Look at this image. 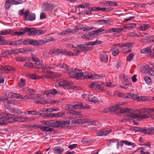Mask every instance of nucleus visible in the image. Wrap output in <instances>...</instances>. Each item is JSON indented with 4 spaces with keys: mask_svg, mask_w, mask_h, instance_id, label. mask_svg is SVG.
Segmentation results:
<instances>
[{
    "mask_svg": "<svg viewBox=\"0 0 154 154\" xmlns=\"http://www.w3.org/2000/svg\"><path fill=\"white\" fill-rule=\"evenodd\" d=\"M154 112V108H145L140 109L138 113H134V118L139 117L142 119L149 118Z\"/></svg>",
    "mask_w": 154,
    "mask_h": 154,
    "instance_id": "nucleus-1",
    "label": "nucleus"
},
{
    "mask_svg": "<svg viewBox=\"0 0 154 154\" xmlns=\"http://www.w3.org/2000/svg\"><path fill=\"white\" fill-rule=\"evenodd\" d=\"M118 112L124 114L126 116H128L126 120L128 121L130 120V119H133L134 118V113H132V110L131 109H128L127 108H123L119 109Z\"/></svg>",
    "mask_w": 154,
    "mask_h": 154,
    "instance_id": "nucleus-2",
    "label": "nucleus"
},
{
    "mask_svg": "<svg viewBox=\"0 0 154 154\" xmlns=\"http://www.w3.org/2000/svg\"><path fill=\"white\" fill-rule=\"evenodd\" d=\"M25 30L28 32V35H40L45 32V31L43 30H34L33 29L29 28L27 27H25Z\"/></svg>",
    "mask_w": 154,
    "mask_h": 154,
    "instance_id": "nucleus-3",
    "label": "nucleus"
},
{
    "mask_svg": "<svg viewBox=\"0 0 154 154\" xmlns=\"http://www.w3.org/2000/svg\"><path fill=\"white\" fill-rule=\"evenodd\" d=\"M89 87L93 90H95L98 92H102L105 90L104 88L101 85L97 82H92L89 85Z\"/></svg>",
    "mask_w": 154,
    "mask_h": 154,
    "instance_id": "nucleus-4",
    "label": "nucleus"
},
{
    "mask_svg": "<svg viewBox=\"0 0 154 154\" xmlns=\"http://www.w3.org/2000/svg\"><path fill=\"white\" fill-rule=\"evenodd\" d=\"M43 92L46 95L47 97H53L54 95L57 94H61V95L63 94V93H61L60 91L58 92L56 89L54 88L47 91H44Z\"/></svg>",
    "mask_w": 154,
    "mask_h": 154,
    "instance_id": "nucleus-5",
    "label": "nucleus"
},
{
    "mask_svg": "<svg viewBox=\"0 0 154 154\" xmlns=\"http://www.w3.org/2000/svg\"><path fill=\"white\" fill-rule=\"evenodd\" d=\"M73 84L72 82H69L68 81L62 80L59 82H57V85L59 86L63 87L67 86V88H71L70 86Z\"/></svg>",
    "mask_w": 154,
    "mask_h": 154,
    "instance_id": "nucleus-6",
    "label": "nucleus"
},
{
    "mask_svg": "<svg viewBox=\"0 0 154 154\" xmlns=\"http://www.w3.org/2000/svg\"><path fill=\"white\" fill-rule=\"evenodd\" d=\"M4 37L0 35V45H17L16 41L10 42L3 39Z\"/></svg>",
    "mask_w": 154,
    "mask_h": 154,
    "instance_id": "nucleus-7",
    "label": "nucleus"
},
{
    "mask_svg": "<svg viewBox=\"0 0 154 154\" xmlns=\"http://www.w3.org/2000/svg\"><path fill=\"white\" fill-rule=\"evenodd\" d=\"M47 42L43 40H35L33 39H30V45L34 46H39L42 44H45Z\"/></svg>",
    "mask_w": 154,
    "mask_h": 154,
    "instance_id": "nucleus-8",
    "label": "nucleus"
},
{
    "mask_svg": "<svg viewBox=\"0 0 154 154\" xmlns=\"http://www.w3.org/2000/svg\"><path fill=\"white\" fill-rule=\"evenodd\" d=\"M154 51V48L153 45L149 46L146 48L142 49L141 50V52L145 54H152V51Z\"/></svg>",
    "mask_w": 154,
    "mask_h": 154,
    "instance_id": "nucleus-9",
    "label": "nucleus"
},
{
    "mask_svg": "<svg viewBox=\"0 0 154 154\" xmlns=\"http://www.w3.org/2000/svg\"><path fill=\"white\" fill-rule=\"evenodd\" d=\"M70 122V121H55L56 127H61L63 128L64 126L69 124Z\"/></svg>",
    "mask_w": 154,
    "mask_h": 154,
    "instance_id": "nucleus-10",
    "label": "nucleus"
},
{
    "mask_svg": "<svg viewBox=\"0 0 154 154\" xmlns=\"http://www.w3.org/2000/svg\"><path fill=\"white\" fill-rule=\"evenodd\" d=\"M78 69L75 68H72L67 70V73L69 76L72 78H74Z\"/></svg>",
    "mask_w": 154,
    "mask_h": 154,
    "instance_id": "nucleus-11",
    "label": "nucleus"
},
{
    "mask_svg": "<svg viewBox=\"0 0 154 154\" xmlns=\"http://www.w3.org/2000/svg\"><path fill=\"white\" fill-rule=\"evenodd\" d=\"M81 52V50H77L76 49L74 50L73 52L69 51L64 52L63 54L66 55H69L71 56H75L79 55V53Z\"/></svg>",
    "mask_w": 154,
    "mask_h": 154,
    "instance_id": "nucleus-12",
    "label": "nucleus"
},
{
    "mask_svg": "<svg viewBox=\"0 0 154 154\" xmlns=\"http://www.w3.org/2000/svg\"><path fill=\"white\" fill-rule=\"evenodd\" d=\"M40 96L39 94H31L25 95V97L27 99H39Z\"/></svg>",
    "mask_w": 154,
    "mask_h": 154,
    "instance_id": "nucleus-13",
    "label": "nucleus"
},
{
    "mask_svg": "<svg viewBox=\"0 0 154 154\" xmlns=\"http://www.w3.org/2000/svg\"><path fill=\"white\" fill-rule=\"evenodd\" d=\"M100 60L106 63L108 61V55L106 53L102 52L99 55Z\"/></svg>",
    "mask_w": 154,
    "mask_h": 154,
    "instance_id": "nucleus-14",
    "label": "nucleus"
},
{
    "mask_svg": "<svg viewBox=\"0 0 154 154\" xmlns=\"http://www.w3.org/2000/svg\"><path fill=\"white\" fill-rule=\"evenodd\" d=\"M32 61L35 62L38 65L40 66L42 65V62L40 60V59L38 57L35 55L32 54Z\"/></svg>",
    "mask_w": 154,
    "mask_h": 154,
    "instance_id": "nucleus-15",
    "label": "nucleus"
},
{
    "mask_svg": "<svg viewBox=\"0 0 154 154\" xmlns=\"http://www.w3.org/2000/svg\"><path fill=\"white\" fill-rule=\"evenodd\" d=\"M39 68H42L43 69V71H46V72L48 73H50L51 74L53 73L52 72H51L49 70L51 69H52V66H45L42 63V65Z\"/></svg>",
    "mask_w": 154,
    "mask_h": 154,
    "instance_id": "nucleus-16",
    "label": "nucleus"
},
{
    "mask_svg": "<svg viewBox=\"0 0 154 154\" xmlns=\"http://www.w3.org/2000/svg\"><path fill=\"white\" fill-rule=\"evenodd\" d=\"M37 127L39 128L41 130H44L46 132H51L53 130L52 128L46 126H43L41 125H38Z\"/></svg>",
    "mask_w": 154,
    "mask_h": 154,
    "instance_id": "nucleus-17",
    "label": "nucleus"
},
{
    "mask_svg": "<svg viewBox=\"0 0 154 154\" xmlns=\"http://www.w3.org/2000/svg\"><path fill=\"white\" fill-rule=\"evenodd\" d=\"M12 117V114L8 113H4L2 114H0V119H9L10 118Z\"/></svg>",
    "mask_w": 154,
    "mask_h": 154,
    "instance_id": "nucleus-18",
    "label": "nucleus"
},
{
    "mask_svg": "<svg viewBox=\"0 0 154 154\" xmlns=\"http://www.w3.org/2000/svg\"><path fill=\"white\" fill-rule=\"evenodd\" d=\"M120 108V106L116 105L113 106H111L109 107V112L111 114L114 113L116 111H119V109Z\"/></svg>",
    "mask_w": 154,
    "mask_h": 154,
    "instance_id": "nucleus-19",
    "label": "nucleus"
},
{
    "mask_svg": "<svg viewBox=\"0 0 154 154\" xmlns=\"http://www.w3.org/2000/svg\"><path fill=\"white\" fill-rule=\"evenodd\" d=\"M88 100L89 101L95 103H97V102L98 101V98L97 97L94 96L91 94L89 95Z\"/></svg>",
    "mask_w": 154,
    "mask_h": 154,
    "instance_id": "nucleus-20",
    "label": "nucleus"
},
{
    "mask_svg": "<svg viewBox=\"0 0 154 154\" xmlns=\"http://www.w3.org/2000/svg\"><path fill=\"white\" fill-rule=\"evenodd\" d=\"M75 76L74 78L77 79H81L82 78L83 76L84 75L83 72L81 70L78 69Z\"/></svg>",
    "mask_w": 154,
    "mask_h": 154,
    "instance_id": "nucleus-21",
    "label": "nucleus"
},
{
    "mask_svg": "<svg viewBox=\"0 0 154 154\" xmlns=\"http://www.w3.org/2000/svg\"><path fill=\"white\" fill-rule=\"evenodd\" d=\"M94 37L93 34L92 32H89L88 34H84L82 36V38L83 39H91Z\"/></svg>",
    "mask_w": 154,
    "mask_h": 154,
    "instance_id": "nucleus-22",
    "label": "nucleus"
},
{
    "mask_svg": "<svg viewBox=\"0 0 154 154\" xmlns=\"http://www.w3.org/2000/svg\"><path fill=\"white\" fill-rule=\"evenodd\" d=\"M111 51L112 55L114 56L117 55L119 53V50L117 47H116L114 45L111 49Z\"/></svg>",
    "mask_w": 154,
    "mask_h": 154,
    "instance_id": "nucleus-23",
    "label": "nucleus"
},
{
    "mask_svg": "<svg viewBox=\"0 0 154 154\" xmlns=\"http://www.w3.org/2000/svg\"><path fill=\"white\" fill-rule=\"evenodd\" d=\"M123 29L122 28H112L109 29L107 31L108 32H121L123 30Z\"/></svg>",
    "mask_w": 154,
    "mask_h": 154,
    "instance_id": "nucleus-24",
    "label": "nucleus"
},
{
    "mask_svg": "<svg viewBox=\"0 0 154 154\" xmlns=\"http://www.w3.org/2000/svg\"><path fill=\"white\" fill-rule=\"evenodd\" d=\"M110 132L109 131L106 130H103L99 131L98 134L100 136H105L106 135L109 134Z\"/></svg>",
    "mask_w": 154,
    "mask_h": 154,
    "instance_id": "nucleus-25",
    "label": "nucleus"
},
{
    "mask_svg": "<svg viewBox=\"0 0 154 154\" xmlns=\"http://www.w3.org/2000/svg\"><path fill=\"white\" fill-rule=\"evenodd\" d=\"M14 118V120L16 121L22 122L24 120H22L23 118L22 117V116H19L17 115H15L12 114V117Z\"/></svg>",
    "mask_w": 154,
    "mask_h": 154,
    "instance_id": "nucleus-26",
    "label": "nucleus"
},
{
    "mask_svg": "<svg viewBox=\"0 0 154 154\" xmlns=\"http://www.w3.org/2000/svg\"><path fill=\"white\" fill-rule=\"evenodd\" d=\"M43 7L45 10L49 11L51 10L52 6L49 5L48 3H46L44 4Z\"/></svg>",
    "mask_w": 154,
    "mask_h": 154,
    "instance_id": "nucleus-27",
    "label": "nucleus"
},
{
    "mask_svg": "<svg viewBox=\"0 0 154 154\" xmlns=\"http://www.w3.org/2000/svg\"><path fill=\"white\" fill-rule=\"evenodd\" d=\"M12 31L9 29H4L0 32V35H5L9 34L12 32Z\"/></svg>",
    "mask_w": 154,
    "mask_h": 154,
    "instance_id": "nucleus-28",
    "label": "nucleus"
},
{
    "mask_svg": "<svg viewBox=\"0 0 154 154\" xmlns=\"http://www.w3.org/2000/svg\"><path fill=\"white\" fill-rule=\"evenodd\" d=\"M13 98H17L21 100H24L26 98V97H25V96H22L19 94L16 93H14Z\"/></svg>",
    "mask_w": 154,
    "mask_h": 154,
    "instance_id": "nucleus-29",
    "label": "nucleus"
},
{
    "mask_svg": "<svg viewBox=\"0 0 154 154\" xmlns=\"http://www.w3.org/2000/svg\"><path fill=\"white\" fill-rule=\"evenodd\" d=\"M64 149L61 146H57L54 149L55 152L57 153L61 154L63 151Z\"/></svg>",
    "mask_w": 154,
    "mask_h": 154,
    "instance_id": "nucleus-30",
    "label": "nucleus"
},
{
    "mask_svg": "<svg viewBox=\"0 0 154 154\" xmlns=\"http://www.w3.org/2000/svg\"><path fill=\"white\" fill-rule=\"evenodd\" d=\"M82 103H80L79 104H76L74 105H68V106H72V108L75 109H82Z\"/></svg>",
    "mask_w": 154,
    "mask_h": 154,
    "instance_id": "nucleus-31",
    "label": "nucleus"
},
{
    "mask_svg": "<svg viewBox=\"0 0 154 154\" xmlns=\"http://www.w3.org/2000/svg\"><path fill=\"white\" fill-rule=\"evenodd\" d=\"M129 98L133 99L134 100H136L138 101V99H139V96L136 94H130L129 95Z\"/></svg>",
    "mask_w": 154,
    "mask_h": 154,
    "instance_id": "nucleus-32",
    "label": "nucleus"
},
{
    "mask_svg": "<svg viewBox=\"0 0 154 154\" xmlns=\"http://www.w3.org/2000/svg\"><path fill=\"white\" fill-rule=\"evenodd\" d=\"M136 26V25L135 24L132 23L129 24L128 25H126L123 27V29H130L132 28H134Z\"/></svg>",
    "mask_w": 154,
    "mask_h": 154,
    "instance_id": "nucleus-33",
    "label": "nucleus"
},
{
    "mask_svg": "<svg viewBox=\"0 0 154 154\" xmlns=\"http://www.w3.org/2000/svg\"><path fill=\"white\" fill-rule=\"evenodd\" d=\"M44 101L45 102V104L50 103L51 104H55L59 105L60 104V101L58 100H53L52 101H50V102L46 101Z\"/></svg>",
    "mask_w": 154,
    "mask_h": 154,
    "instance_id": "nucleus-34",
    "label": "nucleus"
},
{
    "mask_svg": "<svg viewBox=\"0 0 154 154\" xmlns=\"http://www.w3.org/2000/svg\"><path fill=\"white\" fill-rule=\"evenodd\" d=\"M25 81V79H21L20 80V82L18 86V87L21 88L25 86L26 85Z\"/></svg>",
    "mask_w": 154,
    "mask_h": 154,
    "instance_id": "nucleus-35",
    "label": "nucleus"
},
{
    "mask_svg": "<svg viewBox=\"0 0 154 154\" xmlns=\"http://www.w3.org/2000/svg\"><path fill=\"white\" fill-rule=\"evenodd\" d=\"M149 100V98L148 97L141 96L140 97L139 96L138 101H146Z\"/></svg>",
    "mask_w": 154,
    "mask_h": 154,
    "instance_id": "nucleus-36",
    "label": "nucleus"
},
{
    "mask_svg": "<svg viewBox=\"0 0 154 154\" xmlns=\"http://www.w3.org/2000/svg\"><path fill=\"white\" fill-rule=\"evenodd\" d=\"M8 109L11 112L17 113L18 112L19 109L17 108H14L12 107H9L8 108Z\"/></svg>",
    "mask_w": 154,
    "mask_h": 154,
    "instance_id": "nucleus-37",
    "label": "nucleus"
},
{
    "mask_svg": "<svg viewBox=\"0 0 154 154\" xmlns=\"http://www.w3.org/2000/svg\"><path fill=\"white\" fill-rule=\"evenodd\" d=\"M54 51V54L57 55L59 54H62L64 53L63 49H53Z\"/></svg>",
    "mask_w": 154,
    "mask_h": 154,
    "instance_id": "nucleus-38",
    "label": "nucleus"
},
{
    "mask_svg": "<svg viewBox=\"0 0 154 154\" xmlns=\"http://www.w3.org/2000/svg\"><path fill=\"white\" fill-rule=\"evenodd\" d=\"M100 43V41H98V40L95 41H93L92 42H87L86 43V45H87V46L88 45H97V44H99Z\"/></svg>",
    "mask_w": 154,
    "mask_h": 154,
    "instance_id": "nucleus-39",
    "label": "nucleus"
},
{
    "mask_svg": "<svg viewBox=\"0 0 154 154\" xmlns=\"http://www.w3.org/2000/svg\"><path fill=\"white\" fill-rule=\"evenodd\" d=\"M109 21V20H99L97 21V22L99 24L102 25L107 23Z\"/></svg>",
    "mask_w": 154,
    "mask_h": 154,
    "instance_id": "nucleus-40",
    "label": "nucleus"
},
{
    "mask_svg": "<svg viewBox=\"0 0 154 154\" xmlns=\"http://www.w3.org/2000/svg\"><path fill=\"white\" fill-rule=\"evenodd\" d=\"M129 95H130V94L129 93L125 94L121 92H119L118 93L117 95L120 97L123 98H129V97L128 96H129Z\"/></svg>",
    "mask_w": 154,
    "mask_h": 154,
    "instance_id": "nucleus-41",
    "label": "nucleus"
},
{
    "mask_svg": "<svg viewBox=\"0 0 154 154\" xmlns=\"http://www.w3.org/2000/svg\"><path fill=\"white\" fill-rule=\"evenodd\" d=\"M35 19V15L34 13H31L29 15L28 20L29 21L34 20Z\"/></svg>",
    "mask_w": 154,
    "mask_h": 154,
    "instance_id": "nucleus-42",
    "label": "nucleus"
},
{
    "mask_svg": "<svg viewBox=\"0 0 154 154\" xmlns=\"http://www.w3.org/2000/svg\"><path fill=\"white\" fill-rule=\"evenodd\" d=\"M47 126L49 127H56L55 121H48Z\"/></svg>",
    "mask_w": 154,
    "mask_h": 154,
    "instance_id": "nucleus-43",
    "label": "nucleus"
},
{
    "mask_svg": "<svg viewBox=\"0 0 154 154\" xmlns=\"http://www.w3.org/2000/svg\"><path fill=\"white\" fill-rule=\"evenodd\" d=\"M11 4V0H7L5 4V8L6 10H9Z\"/></svg>",
    "mask_w": 154,
    "mask_h": 154,
    "instance_id": "nucleus-44",
    "label": "nucleus"
},
{
    "mask_svg": "<svg viewBox=\"0 0 154 154\" xmlns=\"http://www.w3.org/2000/svg\"><path fill=\"white\" fill-rule=\"evenodd\" d=\"M106 4L108 5H109L115 6L118 5L117 3L116 2H113L112 1H106Z\"/></svg>",
    "mask_w": 154,
    "mask_h": 154,
    "instance_id": "nucleus-45",
    "label": "nucleus"
},
{
    "mask_svg": "<svg viewBox=\"0 0 154 154\" xmlns=\"http://www.w3.org/2000/svg\"><path fill=\"white\" fill-rule=\"evenodd\" d=\"M23 66L28 68H31L33 67V63L31 62H26L23 65Z\"/></svg>",
    "mask_w": 154,
    "mask_h": 154,
    "instance_id": "nucleus-46",
    "label": "nucleus"
},
{
    "mask_svg": "<svg viewBox=\"0 0 154 154\" xmlns=\"http://www.w3.org/2000/svg\"><path fill=\"white\" fill-rule=\"evenodd\" d=\"M12 5H18L22 4L23 1L21 0H11Z\"/></svg>",
    "mask_w": 154,
    "mask_h": 154,
    "instance_id": "nucleus-47",
    "label": "nucleus"
},
{
    "mask_svg": "<svg viewBox=\"0 0 154 154\" xmlns=\"http://www.w3.org/2000/svg\"><path fill=\"white\" fill-rule=\"evenodd\" d=\"M26 76L29 78L32 79H38V77L35 74H27Z\"/></svg>",
    "mask_w": 154,
    "mask_h": 154,
    "instance_id": "nucleus-48",
    "label": "nucleus"
},
{
    "mask_svg": "<svg viewBox=\"0 0 154 154\" xmlns=\"http://www.w3.org/2000/svg\"><path fill=\"white\" fill-rule=\"evenodd\" d=\"M105 30L104 29H100L96 30H94L92 31V32L93 34V35L94 36L95 34L97 35L100 32L104 31Z\"/></svg>",
    "mask_w": 154,
    "mask_h": 154,
    "instance_id": "nucleus-49",
    "label": "nucleus"
},
{
    "mask_svg": "<svg viewBox=\"0 0 154 154\" xmlns=\"http://www.w3.org/2000/svg\"><path fill=\"white\" fill-rule=\"evenodd\" d=\"M4 70L8 71H14L15 70V68L10 66L5 65Z\"/></svg>",
    "mask_w": 154,
    "mask_h": 154,
    "instance_id": "nucleus-50",
    "label": "nucleus"
},
{
    "mask_svg": "<svg viewBox=\"0 0 154 154\" xmlns=\"http://www.w3.org/2000/svg\"><path fill=\"white\" fill-rule=\"evenodd\" d=\"M70 32L69 29H67L62 32L59 33L58 34L59 35H63L68 34L70 33Z\"/></svg>",
    "mask_w": 154,
    "mask_h": 154,
    "instance_id": "nucleus-51",
    "label": "nucleus"
},
{
    "mask_svg": "<svg viewBox=\"0 0 154 154\" xmlns=\"http://www.w3.org/2000/svg\"><path fill=\"white\" fill-rule=\"evenodd\" d=\"M134 56V55L133 53L130 54L127 57V60L128 61H131L133 59Z\"/></svg>",
    "mask_w": 154,
    "mask_h": 154,
    "instance_id": "nucleus-52",
    "label": "nucleus"
},
{
    "mask_svg": "<svg viewBox=\"0 0 154 154\" xmlns=\"http://www.w3.org/2000/svg\"><path fill=\"white\" fill-rule=\"evenodd\" d=\"M149 25L147 24H144L140 27L141 30H145L150 27Z\"/></svg>",
    "mask_w": 154,
    "mask_h": 154,
    "instance_id": "nucleus-53",
    "label": "nucleus"
},
{
    "mask_svg": "<svg viewBox=\"0 0 154 154\" xmlns=\"http://www.w3.org/2000/svg\"><path fill=\"white\" fill-rule=\"evenodd\" d=\"M7 103L8 104H11L14 105H17L18 103L17 101L15 100H9L8 101Z\"/></svg>",
    "mask_w": 154,
    "mask_h": 154,
    "instance_id": "nucleus-54",
    "label": "nucleus"
},
{
    "mask_svg": "<svg viewBox=\"0 0 154 154\" xmlns=\"http://www.w3.org/2000/svg\"><path fill=\"white\" fill-rule=\"evenodd\" d=\"M83 122V119H78L77 120H73L71 121L72 123L76 124L82 123Z\"/></svg>",
    "mask_w": 154,
    "mask_h": 154,
    "instance_id": "nucleus-55",
    "label": "nucleus"
},
{
    "mask_svg": "<svg viewBox=\"0 0 154 154\" xmlns=\"http://www.w3.org/2000/svg\"><path fill=\"white\" fill-rule=\"evenodd\" d=\"M146 82L148 85H150L151 83V79L148 76H146L144 78Z\"/></svg>",
    "mask_w": 154,
    "mask_h": 154,
    "instance_id": "nucleus-56",
    "label": "nucleus"
},
{
    "mask_svg": "<svg viewBox=\"0 0 154 154\" xmlns=\"http://www.w3.org/2000/svg\"><path fill=\"white\" fill-rule=\"evenodd\" d=\"M146 38L145 39H146L147 40H148V42H154V36H151L149 37H145Z\"/></svg>",
    "mask_w": 154,
    "mask_h": 154,
    "instance_id": "nucleus-57",
    "label": "nucleus"
},
{
    "mask_svg": "<svg viewBox=\"0 0 154 154\" xmlns=\"http://www.w3.org/2000/svg\"><path fill=\"white\" fill-rule=\"evenodd\" d=\"M25 27L23 30V31L20 32H17V35H24L26 34V31H25Z\"/></svg>",
    "mask_w": 154,
    "mask_h": 154,
    "instance_id": "nucleus-58",
    "label": "nucleus"
},
{
    "mask_svg": "<svg viewBox=\"0 0 154 154\" xmlns=\"http://www.w3.org/2000/svg\"><path fill=\"white\" fill-rule=\"evenodd\" d=\"M21 62H28L30 61V60L29 58L27 57H21Z\"/></svg>",
    "mask_w": 154,
    "mask_h": 154,
    "instance_id": "nucleus-59",
    "label": "nucleus"
},
{
    "mask_svg": "<svg viewBox=\"0 0 154 154\" xmlns=\"http://www.w3.org/2000/svg\"><path fill=\"white\" fill-rule=\"evenodd\" d=\"M84 26V25L81 24L78 26H76L75 27L76 30H82L85 27Z\"/></svg>",
    "mask_w": 154,
    "mask_h": 154,
    "instance_id": "nucleus-60",
    "label": "nucleus"
},
{
    "mask_svg": "<svg viewBox=\"0 0 154 154\" xmlns=\"http://www.w3.org/2000/svg\"><path fill=\"white\" fill-rule=\"evenodd\" d=\"M90 123L91 125H93L95 126H98L99 125V122L97 121H91Z\"/></svg>",
    "mask_w": 154,
    "mask_h": 154,
    "instance_id": "nucleus-61",
    "label": "nucleus"
},
{
    "mask_svg": "<svg viewBox=\"0 0 154 154\" xmlns=\"http://www.w3.org/2000/svg\"><path fill=\"white\" fill-rule=\"evenodd\" d=\"M100 77V76L96 74H94V75H91L90 77H89V78H91V79H99Z\"/></svg>",
    "mask_w": 154,
    "mask_h": 154,
    "instance_id": "nucleus-62",
    "label": "nucleus"
},
{
    "mask_svg": "<svg viewBox=\"0 0 154 154\" xmlns=\"http://www.w3.org/2000/svg\"><path fill=\"white\" fill-rule=\"evenodd\" d=\"M83 75H84L83 76L82 78H83L84 79H91V78H89V77H90V76L91 75H90L89 73H88L87 72H85L84 73H83Z\"/></svg>",
    "mask_w": 154,
    "mask_h": 154,
    "instance_id": "nucleus-63",
    "label": "nucleus"
},
{
    "mask_svg": "<svg viewBox=\"0 0 154 154\" xmlns=\"http://www.w3.org/2000/svg\"><path fill=\"white\" fill-rule=\"evenodd\" d=\"M30 39H27L23 41V43L25 45H30Z\"/></svg>",
    "mask_w": 154,
    "mask_h": 154,
    "instance_id": "nucleus-64",
    "label": "nucleus"
}]
</instances>
